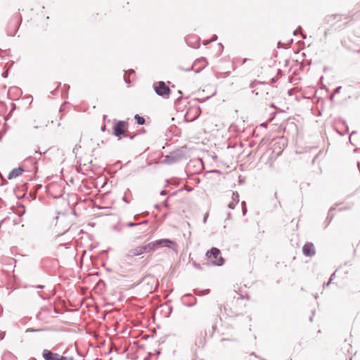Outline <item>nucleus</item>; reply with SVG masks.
<instances>
[{"label":"nucleus","mask_w":360,"mask_h":360,"mask_svg":"<svg viewBox=\"0 0 360 360\" xmlns=\"http://www.w3.org/2000/svg\"><path fill=\"white\" fill-rule=\"evenodd\" d=\"M134 118L139 124H143L145 123V119L139 115H136Z\"/></svg>","instance_id":"nucleus-10"},{"label":"nucleus","mask_w":360,"mask_h":360,"mask_svg":"<svg viewBox=\"0 0 360 360\" xmlns=\"http://www.w3.org/2000/svg\"><path fill=\"white\" fill-rule=\"evenodd\" d=\"M153 245H154L151 244V243H146V244H143L141 245L134 247L129 250V252L127 253V257H136V256H139L144 253L150 252L153 251V248H152Z\"/></svg>","instance_id":"nucleus-1"},{"label":"nucleus","mask_w":360,"mask_h":360,"mask_svg":"<svg viewBox=\"0 0 360 360\" xmlns=\"http://www.w3.org/2000/svg\"><path fill=\"white\" fill-rule=\"evenodd\" d=\"M303 253L305 256L311 257L316 253L314 246L311 243H306L302 248Z\"/></svg>","instance_id":"nucleus-7"},{"label":"nucleus","mask_w":360,"mask_h":360,"mask_svg":"<svg viewBox=\"0 0 360 360\" xmlns=\"http://www.w3.org/2000/svg\"><path fill=\"white\" fill-rule=\"evenodd\" d=\"M206 255L208 259L215 265L220 266L224 263V259L221 255V252L217 248H212Z\"/></svg>","instance_id":"nucleus-2"},{"label":"nucleus","mask_w":360,"mask_h":360,"mask_svg":"<svg viewBox=\"0 0 360 360\" xmlns=\"http://www.w3.org/2000/svg\"><path fill=\"white\" fill-rule=\"evenodd\" d=\"M128 129V124L125 121H118L113 126V134L118 137L121 138L122 135H125L127 132Z\"/></svg>","instance_id":"nucleus-3"},{"label":"nucleus","mask_w":360,"mask_h":360,"mask_svg":"<svg viewBox=\"0 0 360 360\" xmlns=\"http://www.w3.org/2000/svg\"><path fill=\"white\" fill-rule=\"evenodd\" d=\"M151 244L154 245L152 248L155 250L158 247L172 248L175 243L169 239H161L151 242Z\"/></svg>","instance_id":"nucleus-6"},{"label":"nucleus","mask_w":360,"mask_h":360,"mask_svg":"<svg viewBox=\"0 0 360 360\" xmlns=\"http://www.w3.org/2000/svg\"><path fill=\"white\" fill-rule=\"evenodd\" d=\"M23 171L22 167L15 168L8 174V177L9 179L16 178L21 175Z\"/></svg>","instance_id":"nucleus-9"},{"label":"nucleus","mask_w":360,"mask_h":360,"mask_svg":"<svg viewBox=\"0 0 360 360\" xmlns=\"http://www.w3.org/2000/svg\"><path fill=\"white\" fill-rule=\"evenodd\" d=\"M239 201V195L237 193L232 192L231 193V200L228 202V207L231 209H233Z\"/></svg>","instance_id":"nucleus-8"},{"label":"nucleus","mask_w":360,"mask_h":360,"mask_svg":"<svg viewBox=\"0 0 360 360\" xmlns=\"http://www.w3.org/2000/svg\"><path fill=\"white\" fill-rule=\"evenodd\" d=\"M154 89L157 94L165 98H168L170 94L169 88L162 81L155 84Z\"/></svg>","instance_id":"nucleus-4"},{"label":"nucleus","mask_w":360,"mask_h":360,"mask_svg":"<svg viewBox=\"0 0 360 360\" xmlns=\"http://www.w3.org/2000/svg\"><path fill=\"white\" fill-rule=\"evenodd\" d=\"M42 356L45 360H68L67 357L63 356L58 353H53L49 349H44Z\"/></svg>","instance_id":"nucleus-5"}]
</instances>
